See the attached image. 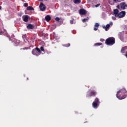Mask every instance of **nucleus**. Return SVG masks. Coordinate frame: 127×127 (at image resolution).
Wrapping results in <instances>:
<instances>
[{
	"label": "nucleus",
	"instance_id": "6ab92c4d",
	"mask_svg": "<svg viewBox=\"0 0 127 127\" xmlns=\"http://www.w3.org/2000/svg\"><path fill=\"white\" fill-rule=\"evenodd\" d=\"M74 3L77 4V3H81V0H74Z\"/></svg>",
	"mask_w": 127,
	"mask_h": 127
},
{
	"label": "nucleus",
	"instance_id": "393cba45",
	"mask_svg": "<svg viewBox=\"0 0 127 127\" xmlns=\"http://www.w3.org/2000/svg\"><path fill=\"white\" fill-rule=\"evenodd\" d=\"M55 20H56V21H59V20H60V19L59 18H58V17H56V18H55Z\"/></svg>",
	"mask_w": 127,
	"mask_h": 127
},
{
	"label": "nucleus",
	"instance_id": "0eeeda50",
	"mask_svg": "<svg viewBox=\"0 0 127 127\" xmlns=\"http://www.w3.org/2000/svg\"><path fill=\"white\" fill-rule=\"evenodd\" d=\"M39 8L41 11H44V10H45L46 7H45V5L43 4V3H40L39 5Z\"/></svg>",
	"mask_w": 127,
	"mask_h": 127
},
{
	"label": "nucleus",
	"instance_id": "f3484780",
	"mask_svg": "<svg viewBox=\"0 0 127 127\" xmlns=\"http://www.w3.org/2000/svg\"><path fill=\"white\" fill-rule=\"evenodd\" d=\"M100 45H103L102 43H96L94 44V46H100Z\"/></svg>",
	"mask_w": 127,
	"mask_h": 127
},
{
	"label": "nucleus",
	"instance_id": "9b49d317",
	"mask_svg": "<svg viewBox=\"0 0 127 127\" xmlns=\"http://www.w3.org/2000/svg\"><path fill=\"white\" fill-rule=\"evenodd\" d=\"M23 20L25 22H27L28 21V19L29 18V16L28 15H24L22 16Z\"/></svg>",
	"mask_w": 127,
	"mask_h": 127
},
{
	"label": "nucleus",
	"instance_id": "a211bd4d",
	"mask_svg": "<svg viewBox=\"0 0 127 127\" xmlns=\"http://www.w3.org/2000/svg\"><path fill=\"white\" fill-rule=\"evenodd\" d=\"M27 10H34V8L32 6H28L27 7Z\"/></svg>",
	"mask_w": 127,
	"mask_h": 127
},
{
	"label": "nucleus",
	"instance_id": "39448f33",
	"mask_svg": "<svg viewBox=\"0 0 127 127\" xmlns=\"http://www.w3.org/2000/svg\"><path fill=\"white\" fill-rule=\"evenodd\" d=\"M97 95V92L95 90L91 91L88 94L87 97H95Z\"/></svg>",
	"mask_w": 127,
	"mask_h": 127
},
{
	"label": "nucleus",
	"instance_id": "72a5a7b5",
	"mask_svg": "<svg viewBox=\"0 0 127 127\" xmlns=\"http://www.w3.org/2000/svg\"><path fill=\"white\" fill-rule=\"evenodd\" d=\"M117 8H120V5H118L117 6Z\"/></svg>",
	"mask_w": 127,
	"mask_h": 127
},
{
	"label": "nucleus",
	"instance_id": "c85d7f7f",
	"mask_svg": "<svg viewBox=\"0 0 127 127\" xmlns=\"http://www.w3.org/2000/svg\"><path fill=\"white\" fill-rule=\"evenodd\" d=\"M2 34H3V32L0 31V35H2Z\"/></svg>",
	"mask_w": 127,
	"mask_h": 127
},
{
	"label": "nucleus",
	"instance_id": "f704fd0d",
	"mask_svg": "<svg viewBox=\"0 0 127 127\" xmlns=\"http://www.w3.org/2000/svg\"><path fill=\"white\" fill-rule=\"evenodd\" d=\"M114 2H116L117 1V0H113Z\"/></svg>",
	"mask_w": 127,
	"mask_h": 127
},
{
	"label": "nucleus",
	"instance_id": "473e14b6",
	"mask_svg": "<svg viewBox=\"0 0 127 127\" xmlns=\"http://www.w3.org/2000/svg\"><path fill=\"white\" fill-rule=\"evenodd\" d=\"M110 25H113V22H110Z\"/></svg>",
	"mask_w": 127,
	"mask_h": 127
},
{
	"label": "nucleus",
	"instance_id": "c756f323",
	"mask_svg": "<svg viewBox=\"0 0 127 127\" xmlns=\"http://www.w3.org/2000/svg\"><path fill=\"white\" fill-rule=\"evenodd\" d=\"M125 56H126V58H127V51L126 52V54H124Z\"/></svg>",
	"mask_w": 127,
	"mask_h": 127
},
{
	"label": "nucleus",
	"instance_id": "2eb2a0df",
	"mask_svg": "<svg viewBox=\"0 0 127 127\" xmlns=\"http://www.w3.org/2000/svg\"><path fill=\"white\" fill-rule=\"evenodd\" d=\"M51 19V17H50V15H47L45 17V20H46V21H47V22H49V21H50Z\"/></svg>",
	"mask_w": 127,
	"mask_h": 127
},
{
	"label": "nucleus",
	"instance_id": "79ce46f5",
	"mask_svg": "<svg viewBox=\"0 0 127 127\" xmlns=\"http://www.w3.org/2000/svg\"><path fill=\"white\" fill-rule=\"evenodd\" d=\"M44 0L46 1V0Z\"/></svg>",
	"mask_w": 127,
	"mask_h": 127
},
{
	"label": "nucleus",
	"instance_id": "f257e3e1",
	"mask_svg": "<svg viewBox=\"0 0 127 127\" xmlns=\"http://www.w3.org/2000/svg\"><path fill=\"white\" fill-rule=\"evenodd\" d=\"M116 97L119 100H124L127 97V91L125 88H122L117 92Z\"/></svg>",
	"mask_w": 127,
	"mask_h": 127
},
{
	"label": "nucleus",
	"instance_id": "4be33fe9",
	"mask_svg": "<svg viewBox=\"0 0 127 127\" xmlns=\"http://www.w3.org/2000/svg\"><path fill=\"white\" fill-rule=\"evenodd\" d=\"M22 37H23V39H25V38H26V37H27L26 34L23 35Z\"/></svg>",
	"mask_w": 127,
	"mask_h": 127
},
{
	"label": "nucleus",
	"instance_id": "ea45409f",
	"mask_svg": "<svg viewBox=\"0 0 127 127\" xmlns=\"http://www.w3.org/2000/svg\"><path fill=\"white\" fill-rule=\"evenodd\" d=\"M27 80H28V78H27Z\"/></svg>",
	"mask_w": 127,
	"mask_h": 127
},
{
	"label": "nucleus",
	"instance_id": "58836bf2",
	"mask_svg": "<svg viewBox=\"0 0 127 127\" xmlns=\"http://www.w3.org/2000/svg\"><path fill=\"white\" fill-rule=\"evenodd\" d=\"M19 16H21V14H20V15H19Z\"/></svg>",
	"mask_w": 127,
	"mask_h": 127
},
{
	"label": "nucleus",
	"instance_id": "412c9836",
	"mask_svg": "<svg viewBox=\"0 0 127 127\" xmlns=\"http://www.w3.org/2000/svg\"><path fill=\"white\" fill-rule=\"evenodd\" d=\"M40 51H43V52H44V48L43 47V46H41V47H40Z\"/></svg>",
	"mask_w": 127,
	"mask_h": 127
},
{
	"label": "nucleus",
	"instance_id": "f03ea898",
	"mask_svg": "<svg viewBox=\"0 0 127 127\" xmlns=\"http://www.w3.org/2000/svg\"><path fill=\"white\" fill-rule=\"evenodd\" d=\"M114 43H115V40L114 37H109L105 40V44L107 45L112 46V45H114Z\"/></svg>",
	"mask_w": 127,
	"mask_h": 127
},
{
	"label": "nucleus",
	"instance_id": "6e6552de",
	"mask_svg": "<svg viewBox=\"0 0 127 127\" xmlns=\"http://www.w3.org/2000/svg\"><path fill=\"white\" fill-rule=\"evenodd\" d=\"M127 51V46H125L123 47H122L121 49L120 52H121V53H122V54H125V53H126Z\"/></svg>",
	"mask_w": 127,
	"mask_h": 127
},
{
	"label": "nucleus",
	"instance_id": "a878e982",
	"mask_svg": "<svg viewBox=\"0 0 127 127\" xmlns=\"http://www.w3.org/2000/svg\"><path fill=\"white\" fill-rule=\"evenodd\" d=\"M70 22L71 24H74V20H70Z\"/></svg>",
	"mask_w": 127,
	"mask_h": 127
},
{
	"label": "nucleus",
	"instance_id": "1a4fd4ad",
	"mask_svg": "<svg viewBox=\"0 0 127 127\" xmlns=\"http://www.w3.org/2000/svg\"><path fill=\"white\" fill-rule=\"evenodd\" d=\"M79 13L80 14H81V15H85V14H86L87 13V11H86L85 9H81L79 10Z\"/></svg>",
	"mask_w": 127,
	"mask_h": 127
},
{
	"label": "nucleus",
	"instance_id": "7ed1b4c3",
	"mask_svg": "<svg viewBox=\"0 0 127 127\" xmlns=\"http://www.w3.org/2000/svg\"><path fill=\"white\" fill-rule=\"evenodd\" d=\"M41 53V51H40V49L37 47H36L35 49H33L32 51V54L33 55H35L36 56H39Z\"/></svg>",
	"mask_w": 127,
	"mask_h": 127
},
{
	"label": "nucleus",
	"instance_id": "7c9ffc66",
	"mask_svg": "<svg viewBox=\"0 0 127 127\" xmlns=\"http://www.w3.org/2000/svg\"><path fill=\"white\" fill-rule=\"evenodd\" d=\"M112 18L113 20H116V17H112Z\"/></svg>",
	"mask_w": 127,
	"mask_h": 127
},
{
	"label": "nucleus",
	"instance_id": "aec40b11",
	"mask_svg": "<svg viewBox=\"0 0 127 127\" xmlns=\"http://www.w3.org/2000/svg\"><path fill=\"white\" fill-rule=\"evenodd\" d=\"M64 46H65V47H70V46H71V44L68 43L64 45Z\"/></svg>",
	"mask_w": 127,
	"mask_h": 127
},
{
	"label": "nucleus",
	"instance_id": "4468645a",
	"mask_svg": "<svg viewBox=\"0 0 127 127\" xmlns=\"http://www.w3.org/2000/svg\"><path fill=\"white\" fill-rule=\"evenodd\" d=\"M27 29H33L34 26L31 24H28L27 26Z\"/></svg>",
	"mask_w": 127,
	"mask_h": 127
},
{
	"label": "nucleus",
	"instance_id": "c9c22d12",
	"mask_svg": "<svg viewBox=\"0 0 127 127\" xmlns=\"http://www.w3.org/2000/svg\"><path fill=\"white\" fill-rule=\"evenodd\" d=\"M39 1H42V0H38Z\"/></svg>",
	"mask_w": 127,
	"mask_h": 127
},
{
	"label": "nucleus",
	"instance_id": "a19ab883",
	"mask_svg": "<svg viewBox=\"0 0 127 127\" xmlns=\"http://www.w3.org/2000/svg\"><path fill=\"white\" fill-rule=\"evenodd\" d=\"M126 7L127 8V4Z\"/></svg>",
	"mask_w": 127,
	"mask_h": 127
},
{
	"label": "nucleus",
	"instance_id": "4c0bfd02",
	"mask_svg": "<svg viewBox=\"0 0 127 127\" xmlns=\"http://www.w3.org/2000/svg\"><path fill=\"white\" fill-rule=\"evenodd\" d=\"M7 36V37H9V35H8Z\"/></svg>",
	"mask_w": 127,
	"mask_h": 127
},
{
	"label": "nucleus",
	"instance_id": "20e7f679",
	"mask_svg": "<svg viewBox=\"0 0 127 127\" xmlns=\"http://www.w3.org/2000/svg\"><path fill=\"white\" fill-rule=\"evenodd\" d=\"M99 105L100 100H99V98H96L92 103V107H93L95 109H97Z\"/></svg>",
	"mask_w": 127,
	"mask_h": 127
},
{
	"label": "nucleus",
	"instance_id": "ddd939ff",
	"mask_svg": "<svg viewBox=\"0 0 127 127\" xmlns=\"http://www.w3.org/2000/svg\"><path fill=\"white\" fill-rule=\"evenodd\" d=\"M99 26H100V24L98 23H96L94 25V30L95 31H97V30H98V28H99Z\"/></svg>",
	"mask_w": 127,
	"mask_h": 127
},
{
	"label": "nucleus",
	"instance_id": "b1692460",
	"mask_svg": "<svg viewBox=\"0 0 127 127\" xmlns=\"http://www.w3.org/2000/svg\"><path fill=\"white\" fill-rule=\"evenodd\" d=\"M24 6L25 7H27L28 6V4H27V3H24Z\"/></svg>",
	"mask_w": 127,
	"mask_h": 127
},
{
	"label": "nucleus",
	"instance_id": "e433bc0d",
	"mask_svg": "<svg viewBox=\"0 0 127 127\" xmlns=\"http://www.w3.org/2000/svg\"><path fill=\"white\" fill-rule=\"evenodd\" d=\"M1 9V7L0 6V10Z\"/></svg>",
	"mask_w": 127,
	"mask_h": 127
},
{
	"label": "nucleus",
	"instance_id": "dca6fc26",
	"mask_svg": "<svg viewBox=\"0 0 127 127\" xmlns=\"http://www.w3.org/2000/svg\"><path fill=\"white\" fill-rule=\"evenodd\" d=\"M103 28H104V29H105L106 31H108V30L109 29V28H110V24H108L106 25V26H103Z\"/></svg>",
	"mask_w": 127,
	"mask_h": 127
},
{
	"label": "nucleus",
	"instance_id": "cd10ccee",
	"mask_svg": "<svg viewBox=\"0 0 127 127\" xmlns=\"http://www.w3.org/2000/svg\"><path fill=\"white\" fill-rule=\"evenodd\" d=\"M100 41L101 42H104V41H105V39H100Z\"/></svg>",
	"mask_w": 127,
	"mask_h": 127
},
{
	"label": "nucleus",
	"instance_id": "bb28decb",
	"mask_svg": "<svg viewBox=\"0 0 127 127\" xmlns=\"http://www.w3.org/2000/svg\"><path fill=\"white\" fill-rule=\"evenodd\" d=\"M100 5H101L100 4H98L95 5V7H99V6H100Z\"/></svg>",
	"mask_w": 127,
	"mask_h": 127
},
{
	"label": "nucleus",
	"instance_id": "5701e85b",
	"mask_svg": "<svg viewBox=\"0 0 127 127\" xmlns=\"http://www.w3.org/2000/svg\"><path fill=\"white\" fill-rule=\"evenodd\" d=\"M87 20H88V19L85 18V19H83L82 20V22H84V23H85V22H86L87 21Z\"/></svg>",
	"mask_w": 127,
	"mask_h": 127
},
{
	"label": "nucleus",
	"instance_id": "f8f14e48",
	"mask_svg": "<svg viewBox=\"0 0 127 127\" xmlns=\"http://www.w3.org/2000/svg\"><path fill=\"white\" fill-rule=\"evenodd\" d=\"M113 13L115 16V17H118V15H119V10L118 9H115L113 10Z\"/></svg>",
	"mask_w": 127,
	"mask_h": 127
},
{
	"label": "nucleus",
	"instance_id": "2f4dec72",
	"mask_svg": "<svg viewBox=\"0 0 127 127\" xmlns=\"http://www.w3.org/2000/svg\"><path fill=\"white\" fill-rule=\"evenodd\" d=\"M25 49L27 50V49H28V48L26 47V48H23V50H25Z\"/></svg>",
	"mask_w": 127,
	"mask_h": 127
},
{
	"label": "nucleus",
	"instance_id": "9d476101",
	"mask_svg": "<svg viewBox=\"0 0 127 127\" xmlns=\"http://www.w3.org/2000/svg\"><path fill=\"white\" fill-rule=\"evenodd\" d=\"M120 7L121 9H126V7H127V5H126V3L125 2H122L120 3Z\"/></svg>",
	"mask_w": 127,
	"mask_h": 127
},
{
	"label": "nucleus",
	"instance_id": "423d86ee",
	"mask_svg": "<svg viewBox=\"0 0 127 127\" xmlns=\"http://www.w3.org/2000/svg\"><path fill=\"white\" fill-rule=\"evenodd\" d=\"M126 15V12L125 11H123L120 12L118 15V17L119 18H122V17H124Z\"/></svg>",
	"mask_w": 127,
	"mask_h": 127
}]
</instances>
